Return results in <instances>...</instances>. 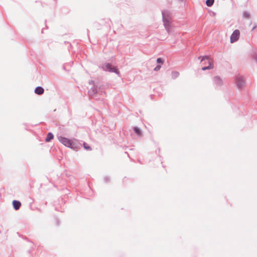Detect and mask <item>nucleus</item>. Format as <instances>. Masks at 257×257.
I'll return each instance as SVG.
<instances>
[{
	"label": "nucleus",
	"mask_w": 257,
	"mask_h": 257,
	"mask_svg": "<svg viewBox=\"0 0 257 257\" xmlns=\"http://www.w3.org/2000/svg\"><path fill=\"white\" fill-rule=\"evenodd\" d=\"M243 16L244 18H245L246 19L249 18V17H250L249 14L247 12H244L243 14Z\"/></svg>",
	"instance_id": "dca6fc26"
},
{
	"label": "nucleus",
	"mask_w": 257,
	"mask_h": 257,
	"mask_svg": "<svg viewBox=\"0 0 257 257\" xmlns=\"http://www.w3.org/2000/svg\"><path fill=\"white\" fill-rule=\"evenodd\" d=\"M104 180H105V182H107L109 180V178L108 177H105L104 178Z\"/></svg>",
	"instance_id": "6ab92c4d"
},
{
	"label": "nucleus",
	"mask_w": 257,
	"mask_h": 257,
	"mask_svg": "<svg viewBox=\"0 0 257 257\" xmlns=\"http://www.w3.org/2000/svg\"><path fill=\"white\" fill-rule=\"evenodd\" d=\"M102 68L105 71H109L110 72H114L116 74H119V72L116 67L112 66L109 63H105L103 64Z\"/></svg>",
	"instance_id": "f03ea898"
},
{
	"label": "nucleus",
	"mask_w": 257,
	"mask_h": 257,
	"mask_svg": "<svg viewBox=\"0 0 257 257\" xmlns=\"http://www.w3.org/2000/svg\"><path fill=\"white\" fill-rule=\"evenodd\" d=\"M255 28H256V26H254V27H253L252 29V30H253Z\"/></svg>",
	"instance_id": "aec40b11"
},
{
	"label": "nucleus",
	"mask_w": 257,
	"mask_h": 257,
	"mask_svg": "<svg viewBox=\"0 0 257 257\" xmlns=\"http://www.w3.org/2000/svg\"><path fill=\"white\" fill-rule=\"evenodd\" d=\"M44 89L41 86H38L35 88V92L39 95L42 94L44 93Z\"/></svg>",
	"instance_id": "1a4fd4ad"
},
{
	"label": "nucleus",
	"mask_w": 257,
	"mask_h": 257,
	"mask_svg": "<svg viewBox=\"0 0 257 257\" xmlns=\"http://www.w3.org/2000/svg\"><path fill=\"white\" fill-rule=\"evenodd\" d=\"M240 32L238 30H235L233 32L230 36V42L231 43L236 42L239 37Z\"/></svg>",
	"instance_id": "20e7f679"
},
{
	"label": "nucleus",
	"mask_w": 257,
	"mask_h": 257,
	"mask_svg": "<svg viewBox=\"0 0 257 257\" xmlns=\"http://www.w3.org/2000/svg\"><path fill=\"white\" fill-rule=\"evenodd\" d=\"M205 60H207L208 62L209 65L208 66L202 67V70H203V71L206 70H208V69H210L212 68V66H211V61L209 59L208 57L206 56H203L202 58V59L201 60V61L203 62V61H204Z\"/></svg>",
	"instance_id": "423d86ee"
},
{
	"label": "nucleus",
	"mask_w": 257,
	"mask_h": 257,
	"mask_svg": "<svg viewBox=\"0 0 257 257\" xmlns=\"http://www.w3.org/2000/svg\"><path fill=\"white\" fill-rule=\"evenodd\" d=\"M179 73L177 71H174L172 73V77L173 79H175L178 77Z\"/></svg>",
	"instance_id": "4468645a"
},
{
	"label": "nucleus",
	"mask_w": 257,
	"mask_h": 257,
	"mask_svg": "<svg viewBox=\"0 0 257 257\" xmlns=\"http://www.w3.org/2000/svg\"><path fill=\"white\" fill-rule=\"evenodd\" d=\"M134 131L138 135H141V131L140 129L138 127H134Z\"/></svg>",
	"instance_id": "ddd939ff"
},
{
	"label": "nucleus",
	"mask_w": 257,
	"mask_h": 257,
	"mask_svg": "<svg viewBox=\"0 0 257 257\" xmlns=\"http://www.w3.org/2000/svg\"><path fill=\"white\" fill-rule=\"evenodd\" d=\"M54 138V136L52 133H49L47 135L46 138L45 139V141L46 142H50L52 139Z\"/></svg>",
	"instance_id": "9b49d317"
},
{
	"label": "nucleus",
	"mask_w": 257,
	"mask_h": 257,
	"mask_svg": "<svg viewBox=\"0 0 257 257\" xmlns=\"http://www.w3.org/2000/svg\"><path fill=\"white\" fill-rule=\"evenodd\" d=\"M58 140L66 147L73 148L74 146V143L69 139L62 137H58Z\"/></svg>",
	"instance_id": "7ed1b4c3"
},
{
	"label": "nucleus",
	"mask_w": 257,
	"mask_h": 257,
	"mask_svg": "<svg viewBox=\"0 0 257 257\" xmlns=\"http://www.w3.org/2000/svg\"><path fill=\"white\" fill-rule=\"evenodd\" d=\"M236 83L237 87L238 88H241L244 86L245 81L242 77L237 76L236 78Z\"/></svg>",
	"instance_id": "39448f33"
},
{
	"label": "nucleus",
	"mask_w": 257,
	"mask_h": 257,
	"mask_svg": "<svg viewBox=\"0 0 257 257\" xmlns=\"http://www.w3.org/2000/svg\"><path fill=\"white\" fill-rule=\"evenodd\" d=\"M162 15L164 26L167 32L170 34L172 32L171 25L172 13L169 10H164L162 11Z\"/></svg>",
	"instance_id": "f257e3e1"
},
{
	"label": "nucleus",
	"mask_w": 257,
	"mask_h": 257,
	"mask_svg": "<svg viewBox=\"0 0 257 257\" xmlns=\"http://www.w3.org/2000/svg\"><path fill=\"white\" fill-rule=\"evenodd\" d=\"M13 205L14 208L15 210H17L19 209V208H20L21 203L19 201L14 200L13 201Z\"/></svg>",
	"instance_id": "6e6552de"
},
{
	"label": "nucleus",
	"mask_w": 257,
	"mask_h": 257,
	"mask_svg": "<svg viewBox=\"0 0 257 257\" xmlns=\"http://www.w3.org/2000/svg\"><path fill=\"white\" fill-rule=\"evenodd\" d=\"M161 68V66L160 65H157L155 68H154V70L155 71H158Z\"/></svg>",
	"instance_id": "a211bd4d"
},
{
	"label": "nucleus",
	"mask_w": 257,
	"mask_h": 257,
	"mask_svg": "<svg viewBox=\"0 0 257 257\" xmlns=\"http://www.w3.org/2000/svg\"><path fill=\"white\" fill-rule=\"evenodd\" d=\"M157 62L158 63H163V60H162V59L161 58H158L157 59Z\"/></svg>",
	"instance_id": "f3484780"
},
{
	"label": "nucleus",
	"mask_w": 257,
	"mask_h": 257,
	"mask_svg": "<svg viewBox=\"0 0 257 257\" xmlns=\"http://www.w3.org/2000/svg\"><path fill=\"white\" fill-rule=\"evenodd\" d=\"M93 83V81H91V82H89V83L91 84V83Z\"/></svg>",
	"instance_id": "412c9836"
},
{
	"label": "nucleus",
	"mask_w": 257,
	"mask_h": 257,
	"mask_svg": "<svg viewBox=\"0 0 257 257\" xmlns=\"http://www.w3.org/2000/svg\"><path fill=\"white\" fill-rule=\"evenodd\" d=\"M84 148L87 151L91 150V148L90 147L88 146L85 143H83Z\"/></svg>",
	"instance_id": "2eb2a0df"
},
{
	"label": "nucleus",
	"mask_w": 257,
	"mask_h": 257,
	"mask_svg": "<svg viewBox=\"0 0 257 257\" xmlns=\"http://www.w3.org/2000/svg\"><path fill=\"white\" fill-rule=\"evenodd\" d=\"M213 83L215 85L220 86L223 84V81L219 76H215L213 79Z\"/></svg>",
	"instance_id": "0eeeda50"
},
{
	"label": "nucleus",
	"mask_w": 257,
	"mask_h": 257,
	"mask_svg": "<svg viewBox=\"0 0 257 257\" xmlns=\"http://www.w3.org/2000/svg\"><path fill=\"white\" fill-rule=\"evenodd\" d=\"M214 2V0H206V4L208 7H211Z\"/></svg>",
	"instance_id": "f8f14e48"
},
{
	"label": "nucleus",
	"mask_w": 257,
	"mask_h": 257,
	"mask_svg": "<svg viewBox=\"0 0 257 257\" xmlns=\"http://www.w3.org/2000/svg\"><path fill=\"white\" fill-rule=\"evenodd\" d=\"M97 92V89L95 87H93L91 88L89 91L88 93L89 95L92 96L94 94H95Z\"/></svg>",
	"instance_id": "9d476101"
}]
</instances>
